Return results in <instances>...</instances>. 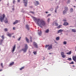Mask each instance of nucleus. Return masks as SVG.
<instances>
[{
	"instance_id": "1",
	"label": "nucleus",
	"mask_w": 76,
	"mask_h": 76,
	"mask_svg": "<svg viewBox=\"0 0 76 76\" xmlns=\"http://www.w3.org/2000/svg\"><path fill=\"white\" fill-rule=\"evenodd\" d=\"M33 18L36 23H37V25L41 27H42L43 26H45L46 25L45 22L43 20L34 17Z\"/></svg>"
},
{
	"instance_id": "2",
	"label": "nucleus",
	"mask_w": 76,
	"mask_h": 76,
	"mask_svg": "<svg viewBox=\"0 0 76 76\" xmlns=\"http://www.w3.org/2000/svg\"><path fill=\"white\" fill-rule=\"evenodd\" d=\"M47 47H48V50H50L52 48V45H46L45 48H47Z\"/></svg>"
},
{
	"instance_id": "3",
	"label": "nucleus",
	"mask_w": 76,
	"mask_h": 76,
	"mask_svg": "<svg viewBox=\"0 0 76 76\" xmlns=\"http://www.w3.org/2000/svg\"><path fill=\"white\" fill-rule=\"evenodd\" d=\"M28 48V47L27 45H26L25 46V48L22 49V50H23L24 52H26Z\"/></svg>"
},
{
	"instance_id": "4",
	"label": "nucleus",
	"mask_w": 76,
	"mask_h": 76,
	"mask_svg": "<svg viewBox=\"0 0 76 76\" xmlns=\"http://www.w3.org/2000/svg\"><path fill=\"white\" fill-rule=\"evenodd\" d=\"M5 14H3V15H2V17H1L0 18V20L1 22H3L4 18V17H5Z\"/></svg>"
},
{
	"instance_id": "5",
	"label": "nucleus",
	"mask_w": 76,
	"mask_h": 76,
	"mask_svg": "<svg viewBox=\"0 0 76 76\" xmlns=\"http://www.w3.org/2000/svg\"><path fill=\"white\" fill-rule=\"evenodd\" d=\"M23 2L24 4H25V7H26L27 6V0H23Z\"/></svg>"
},
{
	"instance_id": "6",
	"label": "nucleus",
	"mask_w": 76,
	"mask_h": 76,
	"mask_svg": "<svg viewBox=\"0 0 76 76\" xmlns=\"http://www.w3.org/2000/svg\"><path fill=\"white\" fill-rule=\"evenodd\" d=\"M64 53L63 52H62L61 53V54L62 55V57L63 58H65L66 57V56L65 55H64Z\"/></svg>"
},
{
	"instance_id": "7",
	"label": "nucleus",
	"mask_w": 76,
	"mask_h": 76,
	"mask_svg": "<svg viewBox=\"0 0 76 76\" xmlns=\"http://www.w3.org/2000/svg\"><path fill=\"white\" fill-rule=\"evenodd\" d=\"M33 44L34 45V47H35L36 48H38V46L37 43H36L35 42H33Z\"/></svg>"
},
{
	"instance_id": "8",
	"label": "nucleus",
	"mask_w": 76,
	"mask_h": 76,
	"mask_svg": "<svg viewBox=\"0 0 76 76\" xmlns=\"http://www.w3.org/2000/svg\"><path fill=\"white\" fill-rule=\"evenodd\" d=\"M72 58L73 60L76 62V56H73Z\"/></svg>"
},
{
	"instance_id": "9",
	"label": "nucleus",
	"mask_w": 76,
	"mask_h": 76,
	"mask_svg": "<svg viewBox=\"0 0 76 76\" xmlns=\"http://www.w3.org/2000/svg\"><path fill=\"white\" fill-rule=\"evenodd\" d=\"M64 31L63 30L60 29L58 31V34L60 33H61Z\"/></svg>"
},
{
	"instance_id": "10",
	"label": "nucleus",
	"mask_w": 76,
	"mask_h": 76,
	"mask_svg": "<svg viewBox=\"0 0 76 76\" xmlns=\"http://www.w3.org/2000/svg\"><path fill=\"white\" fill-rule=\"evenodd\" d=\"M15 46L16 45H14V46L13 48V49L12 50V52H14V51L15 50Z\"/></svg>"
},
{
	"instance_id": "11",
	"label": "nucleus",
	"mask_w": 76,
	"mask_h": 76,
	"mask_svg": "<svg viewBox=\"0 0 76 76\" xmlns=\"http://www.w3.org/2000/svg\"><path fill=\"white\" fill-rule=\"evenodd\" d=\"M14 64V62H12L9 65L10 66H11Z\"/></svg>"
},
{
	"instance_id": "12",
	"label": "nucleus",
	"mask_w": 76,
	"mask_h": 76,
	"mask_svg": "<svg viewBox=\"0 0 76 76\" xmlns=\"http://www.w3.org/2000/svg\"><path fill=\"white\" fill-rule=\"evenodd\" d=\"M26 28L27 29H28V30H29V28L28 25H26Z\"/></svg>"
},
{
	"instance_id": "13",
	"label": "nucleus",
	"mask_w": 76,
	"mask_h": 76,
	"mask_svg": "<svg viewBox=\"0 0 76 76\" xmlns=\"http://www.w3.org/2000/svg\"><path fill=\"white\" fill-rule=\"evenodd\" d=\"M39 3L37 1H36V4H35V5L37 6V5H39Z\"/></svg>"
},
{
	"instance_id": "14",
	"label": "nucleus",
	"mask_w": 76,
	"mask_h": 76,
	"mask_svg": "<svg viewBox=\"0 0 76 76\" xmlns=\"http://www.w3.org/2000/svg\"><path fill=\"white\" fill-rule=\"evenodd\" d=\"M18 21L16 20L15 22H14L13 23V24L15 25V24H16V23H18Z\"/></svg>"
},
{
	"instance_id": "15",
	"label": "nucleus",
	"mask_w": 76,
	"mask_h": 76,
	"mask_svg": "<svg viewBox=\"0 0 76 76\" xmlns=\"http://www.w3.org/2000/svg\"><path fill=\"white\" fill-rule=\"evenodd\" d=\"M72 32H76V30H75V29H72Z\"/></svg>"
},
{
	"instance_id": "16",
	"label": "nucleus",
	"mask_w": 76,
	"mask_h": 76,
	"mask_svg": "<svg viewBox=\"0 0 76 76\" xmlns=\"http://www.w3.org/2000/svg\"><path fill=\"white\" fill-rule=\"evenodd\" d=\"M7 35L10 37H11L12 34H8Z\"/></svg>"
},
{
	"instance_id": "17",
	"label": "nucleus",
	"mask_w": 76,
	"mask_h": 76,
	"mask_svg": "<svg viewBox=\"0 0 76 76\" xmlns=\"http://www.w3.org/2000/svg\"><path fill=\"white\" fill-rule=\"evenodd\" d=\"M69 24L68 23H64V26L68 25Z\"/></svg>"
},
{
	"instance_id": "18",
	"label": "nucleus",
	"mask_w": 76,
	"mask_h": 76,
	"mask_svg": "<svg viewBox=\"0 0 76 76\" xmlns=\"http://www.w3.org/2000/svg\"><path fill=\"white\" fill-rule=\"evenodd\" d=\"M42 34V32L41 31H40V33H38V34L39 35L41 36Z\"/></svg>"
},
{
	"instance_id": "19",
	"label": "nucleus",
	"mask_w": 76,
	"mask_h": 76,
	"mask_svg": "<svg viewBox=\"0 0 76 76\" xmlns=\"http://www.w3.org/2000/svg\"><path fill=\"white\" fill-rule=\"evenodd\" d=\"M49 31V30H48V29L47 30L45 31V32L46 33H48Z\"/></svg>"
},
{
	"instance_id": "20",
	"label": "nucleus",
	"mask_w": 76,
	"mask_h": 76,
	"mask_svg": "<svg viewBox=\"0 0 76 76\" xmlns=\"http://www.w3.org/2000/svg\"><path fill=\"white\" fill-rule=\"evenodd\" d=\"M5 23H8V20L7 19L5 20Z\"/></svg>"
},
{
	"instance_id": "21",
	"label": "nucleus",
	"mask_w": 76,
	"mask_h": 76,
	"mask_svg": "<svg viewBox=\"0 0 76 76\" xmlns=\"http://www.w3.org/2000/svg\"><path fill=\"white\" fill-rule=\"evenodd\" d=\"M26 39L27 42L28 43L29 42V40L28 39L27 37H26Z\"/></svg>"
},
{
	"instance_id": "22",
	"label": "nucleus",
	"mask_w": 76,
	"mask_h": 76,
	"mask_svg": "<svg viewBox=\"0 0 76 76\" xmlns=\"http://www.w3.org/2000/svg\"><path fill=\"white\" fill-rule=\"evenodd\" d=\"M65 9L66 10H68V8L67 7H65Z\"/></svg>"
},
{
	"instance_id": "23",
	"label": "nucleus",
	"mask_w": 76,
	"mask_h": 76,
	"mask_svg": "<svg viewBox=\"0 0 76 76\" xmlns=\"http://www.w3.org/2000/svg\"><path fill=\"white\" fill-rule=\"evenodd\" d=\"M24 66L21 67V68H20V70H22V69H24Z\"/></svg>"
},
{
	"instance_id": "24",
	"label": "nucleus",
	"mask_w": 76,
	"mask_h": 76,
	"mask_svg": "<svg viewBox=\"0 0 76 76\" xmlns=\"http://www.w3.org/2000/svg\"><path fill=\"white\" fill-rule=\"evenodd\" d=\"M71 53V52L70 51L69 52L67 53V54H70Z\"/></svg>"
},
{
	"instance_id": "25",
	"label": "nucleus",
	"mask_w": 76,
	"mask_h": 76,
	"mask_svg": "<svg viewBox=\"0 0 76 76\" xmlns=\"http://www.w3.org/2000/svg\"><path fill=\"white\" fill-rule=\"evenodd\" d=\"M59 39V37H58L56 38V40H58Z\"/></svg>"
},
{
	"instance_id": "26",
	"label": "nucleus",
	"mask_w": 76,
	"mask_h": 76,
	"mask_svg": "<svg viewBox=\"0 0 76 76\" xmlns=\"http://www.w3.org/2000/svg\"><path fill=\"white\" fill-rule=\"evenodd\" d=\"M70 11L71 12H72L73 11V9L72 8L70 9Z\"/></svg>"
},
{
	"instance_id": "27",
	"label": "nucleus",
	"mask_w": 76,
	"mask_h": 76,
	"mask_svg": "<svg viewBox=\"0 0 76 76\" xmlns=\"http://www.w3.org/2000/svg\"><path fill=\"white\" fill-rule=\"evenodd\" d=\"M61 25H60L59 26L57 27V28H58V29H59V28H61Z\"/></svg>"
},
{
	"instance_id": "28",
	"label": "nucleus",
	"mask_w": 76,
	"mask_h": 76,
	"mask_svg": "<svg viewBox=\"0 0 76 76\" xmlns=\"http://www.w3.org/2000/svg\"><path fill=\"white\" fill-rule=\"evenodd\" d=\"M66 42L65 41H64V45H66Z\"/></svg>"
},
{
	"instance_id": "29",
	"label": "nucleus",
	"mask_w": 76,
	"mask_h": 76,
	"mask_svg": "<svg viewBox=\"0 0 76 76\" xmlns=\"http://www.w3.org/2000/svg\"><path fill=\"white\" fill-rule=\"evenodd\" d=\"M74 63L73 61H72L71 63H70V64H74Z\"/></svg>"
},
{
	"instance_id": "30",
	"label": "nucleus",
	"mask_w": 76,
	"mask_h": 76,
	"mask_svg": "<svg viewBox=\"0 0 76 76\" xmlns=\"http://www.w3.org/2000/svg\"><path fill=\"white\" fill-rule=\"evenodd\" d=\"M1 67L2 68H3L4 66H3V63H1Z\"/></svg>"
},
{
	"instance_id": "31",
	"label": "nucleus",
	"mask_w": 76,
	"mask_h": 76,
	"mask_svg": "<svg viewBox=\"0 0 76 76\" xmlns=\"http://www.w3.org/2000/svg\"><path fill=\"white\" fill-rule=\"evenodd\" d=\"M66 12V11L65 10L64 11V12H63V14H64Z\"/></svg>"
},
{
	"instance_id": "32",
	"label": "nucleus",
	"mask_w": 76,
	"mask_h": 76,
	"mask_svg": "<svg viewBox=\"0 0 76 76\" xmlns=\"http://www.w3.org/2000/svg\"><path fill=\"white\" fill-rule=\"evenodd\" d=\"M70 0H68V1H67V3H70Z\"/></svg>"
},
{
	"instance_id": "33",
	"label": "nucleus",
	"mask_w": 76,
	"mask_h": 76,
	"mask_svg": "<svg viewBox=\"0 0 76 76\" xmlns=\"http://www.w3.org/2000/svg\"><path fill=\"white\" fill-rule=\"evenodd\" d=\"M68 60H71L72 59L71 58H69L68 59Z\"/></svg>"
},
{
	"instance_id": "34",
	"label": "nucleus",
	"mask_w": 76,
	"mask_h": 76,
	"mask_svg": "<svg viewBox=\"0 0 76 76\" xmlns=\"http://www.w3.org/2000/svg\"><path fill=\"white\" fill-rule=\"evenodd\" d=\"M33 53H34V54L35 55L36 54H37L36 52H33Z\"/></svg>"
},
{
	"instance_id": "35",
	"label": "nucleus",
	"mask_w": 76,
	"mask_h": 76,
	"mask_svg": "<svg viewBox=\"0 0 76 76\" xmlns=\"http://www.w3.org/2000/svg\"><path fill=\"white\" fill-rule=\"evenodd\" d=\"M4 30H5V31H7V28H5L4 29Z\"/></svg>"
},
{
	"instance_id": "36",
	"label": "nucleus",
	"mask_w": 76,
	"mask_h": 76,
	"mask_svg": "<svg viewBox=\"0 0 76 76\" xmlns=\"http://www.w3.org/2000/svg\"><path fill=\"white\" fill-rule=\"evenodd\" d=\"M2 38H3V39L4 38V35L2 36Z\"/></svg>"
},
{
	"instance_id": "37",
	"label": "nucleus",
	"mask_w": 76,
	"mask_h": 76,
	"mask_svg": "<svg viewBox=\"0 0 76 76\" xmlns=\"http://www.w3.org/2000/svg\"><path fill=\"white\" fill-rule=\"evenodd\" d=\"M30 39H31V42H32V37H30Z\"/></svg>"
},
{
	"instance_id": "38",
	"label": "nucleus",
	"mask_w": 76,
	"mask_h": 76,
	"mask_svg": "<svg viewBox=\"0 0 76 76\" xmlns=\"http://www.w3.org/2000/svg\"><path fill=\"white\" fill-rule=\"evenodd\" d=\"M15 0H13V4H15Z\"/></svg>"
},
{
	"instance_id": "39",
	"label": "nucleus",
	"mask_w": 76,
	"mask_h": 76,
	"mask_svg": "<svg viewBox=\"0 0 76 76\" xmlns=\"http://www.w3.org/2000/svg\"><path fill=\"white\" fill-rule=\"evenodd\" d=\"M55 24H56V26H58V24L57 23H55Z\"/></svg>"
},
{
	"instance_id": "40",
	"label": "nucleus",
	"mask_w": 76,
	"mask_h": 76,
	"mask_svg": "<svg viewBox=\"0 0 76 76\" xmlns=\"http://www.w3.org/2000/svg\"><path fill=\"white\" fill-rule=\"evenodd\" d=\"M20 39H21V37H20L18 39V40L19 41L20 40Z\"/></svg>"
},
{
	"instance_id": "41",
	"label": "nucleus",
	"mask_w": 76,
	"mask_h": 76,
	"mask_svg": "<svg viewBox=\"0 0 76 76\" xmlns=\"http://www.w3.org/2000/svg\"><path fill=\"white\" fill-rule=\"evenodd\" d=\"M31 12L33 14H34V12Z\"/></svg>"
},
{
	"instance_id": "42",
	"label": "nucleus",
	"mask_w": 76,
	"mask_h": 76,
	"mask_svg": "<svg viewBox=\"0 0 76 76\" xmlns=\"http://www.w3.org/2000/svg\"><path fill=\"white\" fill-rule=\"evenodd\" d=\"M48 22H49V21H50V19H48Z\"/></svg>"
},
{
	"instance_id": "43",
	"label": "nucleus",
	"mask_w": 76,
	"mask_h": 76,
	"mask_svg": "<svg viewBox=\"0 0 76 76\" xmlns=\"http://www.w3.org/2000/svg\"><path fill=\"white\" fill-rule=\"evenodd\" d=\"M18 3H19L20 2V0H18Z\"/></svg>"
},
{
	"instance_id": "44",
	"label": "nucleus",
	"mask_w": 76,
	"mask_h": 76,
	"mask_svg": "<svg viewBox=\"0 0 76 76\" xmlns=\"http://www.w3.org/2000/svg\"><path fill=\"white\" fill-rule=\"evenodd\" d=\"M15 27H13V29L14 30H15Z\"/></svg>"
},
{
	"instance_id": "45",
	"label": "nucleus",
	"mask_w": 76,
	"mask_h": 76,
	"mask_svg": "<svg viewBox=\"0 0 76 76\" xmlns=\"http://www.w3.org/2000/svg\"><path fill=\"white\" fill-rule=\"evenodd\" d=\"M63 21H66V20H63Z\"/></svg>"
},
{
	"instance_id": "46",
	"label": "nucleus",
	"mask_w": 76,
	"mask_h": 76,
	"mask_svg": "<svg viewBox=\"0 0 76 76\" xmlns=\"http://www.w3.org/2000/svg\"><path fill=\"white\" fill-rule=\"evenodd\" d=\"M3 39H1V42H2L3 41Z\"/></svg>"
},
{
	"instance_id": "47",
	"label": "nucleus",
	"mask_w": 76,
	"mask_h": 76,
	"mask_svg": "<svg viewBox=\"0 0 76 76\" xmlns=\"http://www.w3.org/2000/svg\"><path fill=\"white\" fill-rule=\"evenodd\" d=\"M50 14H48V16H50Z\"/></svg>"
},
{
	"instance_id": "48",
	"label": "nucleus",
	"mask_w": 76,
	"mask_h": 76,
	"mask_svg": "<svg viewBox=\"0 0 76 76\" xmlns=\"http://www.w3.org/2000/svg\"><path fill=\"white\" fill-rule=\"evenodd\" d=\"M72 67H75V66H74V65H73V66H72Z\"/></svg>"
},
{
	"instance_id": "49",
	"label": "nucleus",
	"mask_w": 76,
	"mask_h": 76,
	"mask_svg": "<svg viewBox=\"0 0 76 76\" xmlns=\"http://www.w3.org/2000/svg\"><path fill=\"white\" fill-rule=\"evenodd\" d=\"M13 37L14 38H15V37L14 36H13Z\"/></svg>"
},
{
	"instance_id": "50",
	"label": "nucleus",
	"mask_w": 76,
	"mask_h": 76,
	"mask_svg": "<svg viewBox=\"0 0 76 76\" xmlns=\"http://www.w3.org/2000/svg\"><path fill=\"white\" fill-rule=\"evenodd\" d=\"M55 12H56V10H55Z\"/></svg>"
},
{
	"instance_id": "51",
	"label": "nucleus",
	"mask_w": 76,
	"mask_h": 76,
	"mask_svg": "<svg viewBox=\"0 0 76 76\" xmlns=\"http://www.w3.org/2000/svg\"><path fill=\"white\" fill-rule=\"evenodd\" d=\"M48 13V12H46V13Z\"/></svg>"
},
{
	"instance_id": "52",
	"label": "nucleus",
	"mask_w": 76,
	"mask_h": 76,
	"mask_svg": "<svg viewBox=\"0 0 76 76\" xmlns=\"http://www.w3.org/2000/svg\"><path fill=\"white\" fill-rule=\"evenodd\" d=\"M1 71H2V69H0V72Z\"/></svg>"
},
{
	"instance_id": "53",
	"label": "nucleus",
	"mask_w": 76,
	"mask_h": 76,
	"mask_svg": "<svg viewBox=\"0 0 76 76\" xmlns=\"http://www.w3.org/2000/svg\"><path fill=\"white\" fill-rule=\"evenodd\" d=\"M52 53H49V54H51Z\"/></svg>"
},
{
	"instance_id": "54",
	"label": "nucleus",
	"mask_w": 76,
	"mask_h": 76,
	"mask_svg": "<svg viewBox=\"0 0 76 76\" xmlns=\"http://www.w3.org/2000/svg\"><path fill=\"white\" fill-rule=\"evenodd\" d=\"M74 7L75 8L76 7L75 6H74Z\"/></svg>"
},
{
	"instance_id": "55",
	"label": "nucleus",
	"mask_w": 76,
	"mask_h": 76,
	"mask_svg": "<svg viewBox=\"0 0 76 76\" xmlns=\"http://www.w3.org/2000/svg\"><path fill=\"white\" fill-rule=\"evenodd\" d=\"M12 10H14V8H13V9H12Z\"/></svg>"
},
{
	"instance_id": "56",
	"label": "nucleus",
	"mask_w": 76,
	"mask_h": 76,
	"mask_svg": "<svg viewBox=\"0 0 76 76\" xmlns=\"http://www.w3.org/2000/svg\"><path fill=\"white\" fill-rule=\"evenodd\" d=\"M75 48H76L75 51H76V46L75 47Z\"/></svg>"
},
{
	"instance_id": "57",
	"label": "nucleus",
	"mask_w": 76,
	"mask_h": 76,
	"mask_svg": "<svg viewBox=\"0 0 76 76\" xmlns=\"http://www.w3.org/2000/svg\"><path fill=\"white\" fill-rule=\"evenodd\" d=\"M32 6H31V8H32Z\"/></svg>"
},
{
	"instance_id": "58",
	"label": "nucleus",
	"mask_w": 76,
	"mask_h": 76,
	"mask_svg": "<svg viewBox=\"0 0 76 76\" xmlns=\"http://www.w3.org/2000/svg\"><path fill=\"white\" fill-rule=\"evenodd\" d=\"M75 0V1H76V0Z\"/></svg>"
},
{
	"instance_id": "59",
	"label": "nucleus",
	"mask_w": 76,
	"mask_h": 76,
	"mask_svg": "<svg viewBox=\"0 0 76 76\" xmlns=\"http://www.w3.org/2000/svg\"><path fill=\"white\" fill-rule=\"evenodd\" d=\"M1 1V0H0V1Z\"/></svg>"
}]
</instances>
